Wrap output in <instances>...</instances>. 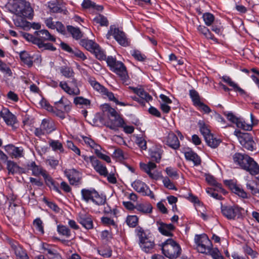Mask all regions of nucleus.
Instances as JSON below:
<instances>
[{
	"label": "nucleus",
	"mask_w": 259,
	"mask_h": 259,
	"mask_svg": "<svg viewBox=\"0 0 259 259\" xmlns=\"http://www.w3.org/2000/svg\"><path fill=\"white\" fill-rule=\"evenodd\" d=\"M135 208L143 213L148 214L152 212L153 207L150 203L146 202L137 204Z\"/></svg>",
	"instance_id": "obj_32"
},
{
	"label": "nucleus",
	"mask_w": 259,
	"mask_h": 259,
	"mask_svg": "<svg viewBox=\"0 0 259 259\" xmlns=\"http://www.w3.org/2000/svg\"><path fill=\"white\" fill-rule=\"evenodd\" d=\"M198 125L199 127L200 132L203 136L204 139H205L206 137H208V136L212 135L210 133V130L203 120H199L198 123Z\"/></svg>",
	"instance_id": "obj_44"
},
{
	"label": "nucleus",
	"mask_w": 259,
	"mask_h": 259,
	"mask_svg": "<svg viewBox=\"0 0 259 259\" xmlns=\"http://www.w3.org/2000/svg\"><path fill=\"white\" fill-rule=\"evenodd\" d=\"M141 168L144 170L149 176L155 180H157L158 176L151 172V170L156 168V165L152 162H149L147 164L142 163L140 164Z\"/></svg>",
	"instance_id": "obj_26"
},
{
	"label": "nucleus",
	"mask_w": 259,
	"mask_h": 259,
	"mask_svg": "<svg viewBox=\"0 0 259 259\" xmlns=\"http://www.w3.org/2000/svg\"><path fill=\"white\" fill-rule=\"evenodd\" d=\"M208 253L213 259H224L217 248H212Z\"/></svg>",
	"instance_id": "obj_61"
},
{
	"label": "nucleus",
	"mask_w": 259,
	"mask_h": 259,
	"mask_svg": "<svg viewBox=\"0 0 259 259\" xmlns=\"http://www.w3.org/2000/svg\"><path fill=\"white\" fill-rule=\"evenodd\" d=\"M233 160L235 164L250 175L255 176L259 174L258 164L248 155L236 153L233 155Z\"/></svg>",
	"instance_id": "obj_1"
},
{
	"label": "nucleus",
	"mask_w": 259,
	"mask_h": 259,
	"mask_svg": "<svg viewBox=\"0 0 259 259\" xmlns=\"http://www.w3.org/2000/svg\"><path fill=\"white\" fill-rule=\"evenodd\" d=\"M101 149L102 148L100 146H99V148H96L95 150L94 151V153H95V154L99 158L106 161L107 163L111 162V159L110 157L107 155L102 153L101 152Z\"/></svg>",
	"instance_id": "obj_53"
},
{
	"label": "nucleus",
	"mask_w": 259,
	"mask_h": 259,
	"mask_svg": "<svg viewBox=\"0 0 259 259\" xmlns=\"http://www.w3.org/2000/svg\"><path fill=\"white\" fill-rule=\"evenodd\" d=\"M5 150L12 158H19L24 156L22 147H18L13 145H8L5 146Z\"/></svg>",
	"instance_id": "obj_18"
},
{
	"label": "nucleus",
	"mask_w": 259,
	"mask_h": 259,
	"mask_svg": "<svg viewBox=\"0 0 259 259\" xmlns=\"http://www.w3.org/2000/svg\"><path fill=\"white\" fill-rule=\"evenodd\" d=\"M57 231L59 234L65 236L67 238H69L71 236L70 229L65 226L61 225H58Z\"/></svg>",
	"instance_id": "obj_50"
},
{
	"label": "nucleus",
	"mask_w": 259,
	"mask_h": 259,
	"mask_svg": "<svg viewBox=\"0 0 259 259\" xmlns=\"http://www.w3.org/2000/svg\"><path fill=\"white\" fill-rule=\"evenodd\" d=\"M222 79L224 82L228 83L230 87H233L236 91L239 92L241 94H243L245 93L244 91L238 87L236 83L234 82L229 76H223L222 77Z\"/></svg>",
	"instance_id": "obj_40"
},
{
	"label": "nucleus",
	"mask_w": 259,
	"mask_h": 259,
	"mask_svg": "<svg viewBox=\"0 0 259 259\" xmlns=\"http://www.w3.org/2000/svg\"><path fill=\"white\" fill-rule=\"evenodd\" d=\"M90 162L95 170L101 176L106 177L108 170L106 167L94 156H91Z\"/></svg>",
	"instance_id": "obj_16"
},
{
	"label": "nucleus",
	"mask_w": 259,
	"mask_h": 259,
	"mask_svg": "<svg viewBox=\"0 0 259 259\" xmlns=\"http://www.w3.org/2000/svg\"><path fill=\"white\" fill-rule=\"evenodd\" d=\"M238 136L240 144L245 149L248 150L253 151L255 144L253 140L252 137L248 133H238Z\"/></svg>",
	"instance_id": "obj_12"
},
{
	"label": "nucleus",
	"mask_w": 259,
	"mask_h": 259,
	"mask_svg": "<svg viewBox=\"0 0 259 259\" xmlns=\"http://www.w3.org/2000/svg\"><path fill=\"white\" fill-rule=\"evenodd\" d=\"M23 36L28 41L32 42L35 45H38L45 41H55L56 38L46 29L36 31L34 35L28 33H23Z\"/></svg>",
	"instance_id": "obj_5"
},
{
	"label": "nucleus",
	"mask_w": 259,
	"mask_h": 259,
	"mask_svg": "<svg viewBox=\"0 0 259 259\" xmlns=\"http://www.w3.org/2000/svg\"><path fill=\"white\" fill-rule=\"evenodd\" d=\"M113 36L114 39L121 46L126 47L129 45V42L125 33L122 30L116 28L114 25H111L108 30L106 37L110 39V36Z\"/></svg>",
	"instance_id": "obj_8"
},
{
	"label": "nucleus",
	"mask_w": 259,
	"mask_h": 259,
	"mask_svg": "<svg viewBox=\"0 0 259 259\" xmlns=\"http://www.w3.org/2000/svg\"><path fill=\"white\" fill-rule=\"evenodd\" d=\"M92 53L94 54L97 59L101 61L106 60L107 61V58H106L105 53L98 44L97 45V46L94 48L93 51L92 52Z\"/></svg>",
	"instance_id": "obj_36"
},
{
	"label": "nucleus",
	"mask_w": 259,
	"mask_h": 259,
	"mask_svg": "<svg viewBox=\"0 0 259 259\" xmlns=\"http://www.w3.org/2000/svg\"><path fill=\"white\" fill-rule=\"evenodd\" d=\"M135 142L141 150H145L147 149V142L143 137H137Z\"/></svg>",
	"instance_id": "obj_59"
},
{
	"label": "nucleus",
	"mask_w": 259,
	"mask_h": 259,
	"mask_svg": "<svg viewBox=\"0 0 259 259\" xmlns=\"http://www.w3.org/2000/svg\"><path fill=\"white\" fill-rule=\"evenodd\" d=\"M107 64L110 67V69L116 73L122 80H125L127 79V71L122 62L117 61L116 58L112 56H108L107 59Z\"/></svg>",
	"instance_id": "obj_7"
},
{
	"label": "nucleus",
	"mask_w": 259,
	"mask_h": 259,
	"mask_svg": "<svg viewBox=\"0 0 259 259\" xmlns=\"http://www.w3.org/2000/svg\"><path fill=\"white\" fill-rule=\"evenodd\" d=\"M189 95L193 102L194 106H196L201 102L200 97L198 93L195 90L189 91Z\"/></svg>",
	"instance_id": "obj_49"
},
{
	"label": "nucleus",
	"mask_w": 259,
	"mask_h": 259,
	"mask_svg": "<svg viewBox=\"0 0 259 259\" xmlns=\"http://www.w3.org/2000/svg\"><path fill=\"white\" fill-rule=\"evenodd\" d=\"M184 155L186 159L187 160L192 161L194 165L198 166L201 164L200 157L192 150L188 149L185 151Z\"/></svg>",
	"instance_id": "obj_25"
},
{
	"label": "nucleus",
	"mask_w": 259,
	"mask_h": 259,
	"mask_svg": "<svg viewBox=\"0 0 259 259\" xmlns=\"http://www.w3.org/2000/svg\"><path fill=\"white\" fill-rule=\"evenodd\" d=\"M59 70L62 75L66 78H71L74 76V72L71 67L63 66L60 67Z\"/></svg>",
	"instance_id": "obj_42"
},
{
	"label": "nucleus",
	"mask_w": 259,
	"mask_h": 259,
	"mask_svg": "<svg viewBox=\"0 0 259 259\" xmlns=\"http://www.w3.org/2000/svg\"><path fill=\"white\" fill-rule=\"evenodd\" d=\"M1 117L8 125L13 126L17 122L16 117L11 113L8 108H5L2 109Z\"/></svg>",
	"instance_id": "obj_19"
},
{
	"label": "nucleus",
	"mask_w": 259,
	"mask_h": 259,
	"mask_svg": "<svg viewBox=\"0 0 259 259\" xmlns=\"http://www.w3.org/2000/svg\"><path fill=\"white\" fill-rule=\"evenodd\" d=\"M205 179L207 182L209 183L210 185L215 186L220 189H222L221 184L217 182V181L213 176L211 175H206Z\"/></svg>",
	"instance_id": "obj_58"
},
{
	"label": "nucleus",
	"mask_w": 259,
	"mask_h": 259,
	"mask_svg": "<svg viewBox=\"0 0 259 259\" xmlns=\"http://www.w3.org/2000/svg\"><path fill=\"white\" fill-rule=\"evenodd\" d=\"M33 226L35 229L41 234L44 233L42 222L40 218H37L33 221Z\"/></svg>",
	"instance_id": "obj_60"
},
{
	"label": "nucleus",
	"mask_w": 259,
	"mask_h": 259,
	"mask_svg": "<svg viewBox=\"0 0 259 259\" xmlns=\"http://www.w3.org/2000/svg\"><path fill=\"white\" fill-rule=\"evenodd\" d=\"M74 103L76 105H80L88 106L90 105L91 101L82 97H77L74 99Z\"/></svg>",
	"instance_id": "obj_55"
},
{
	"label": "nucleus",
	"mask_w": 259,
	"mask_h": 259,
	"mask_svg": "<svg viewBox=\"0 0 259 259\" xmlns=\"http://www.w3.org/2000/svg\"><path fill=\"white\" fill-rule=\"evenodd\" d=\"M162 153L163 150L161 148L156 147L153 150H150V155L153 160L155 161L156 162H159L161 160Z\"/></svg>",
	"instance_id": "obj_33"
},
{
	"label": "nucleus",
	"mask_w": 259,
	"mask_h": 259,
	"mask_svg": "<svg viewBox=\"0 0 259 259\" xmlns=\"http://www.w3.org/2000/svg\"><path fill=\"white\" fill-rule=\"evenodd\" d=\"M89 82L93 88L100 93L101 94L106 91V88L101 85L99 82L97 81L94 78L90 77L89 79Z\"/></svg>",
	"instance_id": "obj_41"
},
{
	"label": "nucleus",
	"mask_w": 259,
	"mask_h": 259,
	"mask_svg": "<svg viewBox=\"0 0 259 259\" xmlns=\"http://www.w3.org/2000/svg\"><path fill=\"white\" fill-rule=\"evenodd\" d=\"M80 45L92 53L94 48L97 46L98 44L92 40L82 39L80 41Z\"/></svg>",
	"instance_id": "obj_35"
},
{
	"label": "nucleus",
	"mask_w": 259,
	"mask_h": 259,
	"mask_svg": "<svg viewBox=\"0 0 259 259\" xmlns=\"http://www.w3.org/2000/svg\"><path fill=\"white\" fill-rule=\"evenodd\" d=\"M12 11L19 17L28 18L31 16L33 10L25 0H16L12 4Z\"/></svg>",
	"instance_id": "obj_6"
},
{
	"label": "nucleus",
	"mask_w": 259,
	"mask_h": 259,
	"mask_svg": "<svg viewBox=\"0 0 259 259\" xmlns=\"http://www.w3.org/2000/svg\"><path fill=\"white\" fill-rule=\"evenodd\" d=\"M243 209L237 205L222 206L221 211L224 216L229 220H235L242 215Z\"/></svg>",
	"instance_id": "obj_9"
},
{
	"label": "nucleus",
	"mask_w": 259,
	"mask_h": 259,
	"mask_svg": "<svg viewBox=\"0 0 259 259\" xmlns=\"http://www.w3.org/2000/svg\"><path fill=\"white\" fill-rule=\"evenodd\" d=\"M77 221L87 230H91L94 228L93 218L89 214L79 212L77 217Z\"/></svg>",
	"instance_id": "obj_14"
},
{
	"label": "nucleus",
	"mask_w": 259,
	"mask_h": 259,
	"mask_svg": "<svg viewBox=\"0 0 259 259\" xmlns=\"http://www.w3.org/2000/svg\"><path fill=\"white\" fill-rule=\"evenodd\" d=\"M67 30L72 34L73 37L76 39H78L82 37L81 32L78 28L72 26H68Z\"/></svg>",
	"instance_id": "obj_51"
},
{
	"label": "nucleus",
	"mask_w": 259,
	"mask_h": 259,
	"mask_svg": "<svg viewBox=\"0 0 259 259\" xmlns=\"http://www.w3.org/2000/svg\"><path fill=\"white\" fill-rule=\"evenodd\" d=\"M160 246L161 247L162 253L169 259H176L181 254L180 245L172 239H166Z\"/></svg>",
	"instance_id": "obj_3"
},
{
	"label": "nucleus",
	"mask_w": 259,
	"mask_h": 259,
	"mask_svg": "<svg viewBox=\"0 0 259 259\" xmlns=\"http://www.w3.org/2000/svg\"><path fill=\"white\" fill-rule=\"evenodd\" d=\"M40 126L46 134H49L55 130L53 122L49 119H44Z\"/></svg>",
	"instance_id": "obj_28"
},
{
	"label": "nucleus",
	"mask_w": 259,
	"mask_h": 259,
	"mask_svg": "<svg viewBox=\"0 0 259 259\" xmlns=\"http://www.w3.org/2000/svg\"><path fill=\"white\" fill-rule=\"evenodd\" d=\"M28 169L32 170V175L34 176L41 175L46 173V171L43 169L41 167L37 165L34 161H32L27 164Z\"/></svg>",
	"instance_id": "obj_27"
},
{
	"label": "nucleus",
	"mask_w": 259,
	"mask_h": 259,
	"mask_svg": "<svg viewBox=\"0 0 259 259\" xmlns=\"http://www.w3.org/2000/svg\"><path fill=\"white\" fill-rule=\"evenodd\" d=\"M166 144L173 149L177 150L180 146L177 136L174 133H169L166 138Z\"/></svg>",
	"instance_id": "obj_23"
},
{
	"label": "nucleus",
	"mask_w": 259,
	"mask_h": 259,
	"mask_svg": "<svg viewBox=\"0 0 259 259\" xmlns=\"http://www.w3.org/2000/svg\"><path fill=\"white\" fill-rule=\"evenodd\" d=\"M23 208L20 204L14 203L13 204H9L8 210L7 212L8 215L13 217L14 215L18 214L20 212L22 211Z\"/></svg>",
	"instance_id": "obj_30"
},
{
	"label": "nucleus",
	"mask_w": 259,
	"mask_h": 259,
	"mask_svg": "<svg viewBox=\"0 0 259 259\" xmlns=\"http://www.w3.org/2000/svg\"><path fill=\"white\" fill-rule=\"evenodd\" d=\"M113 118V119H110V122L107 124V127L113 130H117L119 127H123L125 124L124 121L119 114Z\"/></svg>",
	"instance_id": "obj_22"
},
{
	"label": "nucleus",
	"mask_w": 259,
	"mask_h": 259,
	"mask_svg": "<svg viewBox=\"0 0 259 259\" xmlns=\"http://www.w3.org/2000/svg\"><path fill=\"white\" fill-rule=\"evenodd\" d=\"M126 222L130 227H135L138 224V218L136 215H128Z\"/></svg>",
	"instance_id": "obj_56"
},
{
	"label": "nucleus",
	"mask_w": 259,
	"mask_h": 259,
	"mask_svg": "<svg viewBox=\"0 0 259 259\" xmlns=\"http://www.w3.org/2000/svg\"><path fill=\"white\" fill-rule=\"evenodd\" d=\"M20 58L22 62L27 65L29 67L33 65L32 58L26 51H22L20 53Z\"/></svg>",
	"instance_id": "obj_38"
},
{
	"label": "nucleus",
	"mask_w": 259,
	"mask_h": 259,
	"mask_svg": "<svg viewBox=\"0 0 259 259\" xmlns=\"http://www.w3.org/2000/svg\"><path fill=\"white\" fill-rule=\"evenodd\" d=\"M48 8L51 12L52 13H62L63 9L59 3L56 0L48 2Z\"/></svg>",
	"instance_id": "obj_37"
},
{
	"label": "nucleus",
	"mask_w": 259,
	"mask_h": 259,
	"mask_svg": "<svg viewBox=\"0 0 259 259\" xmlns=\"http://www.w3.org/2000/svg\"><path fill=\"white\" fill-rule=\"evenodd\" d=\"M237 127L241 128L245 131H251L252 128V124H247L245 121L241 120L239 119V121L236 124Z\"/></svg>",
	"instance_id": "obj_57"
},
{
	"label": "nucleus",
	"mask_w": 259,
	"mask_h": 259,
	"mask_svg": "<svg viewBox=\"0 0 259 259\" xmlns=\"http://www.w3.org/2000/svg\"><path fill=\"white\" fill-rule=\"evenodd\" d=\"M11 249L14 252L17 259H29L26 251L17 242H10Z\"/></svg>",
	"instance_id": "obj_15"
},
{
	"label": "nucleus",
	"mask_w": 259,
	"mask_h": 259,
	"mask_svg": "<svg viewBox=\"0 0 259 259\" xmlns=\"http://www.w3.org/2000/svg\"><path fill=\"white\" fill-rule=\"evenodd\" d=\"M203 18L205 24L207 26L211 25L214 19L213 15L209 13H206L204 14Z\"/></svg>",
	"instance_id": "obj_62"
},
{
	"label": "nucleus",
	"mask_w": 259,
	"mask_h": 259,
	"mask_svg": "<svg viewBox=\"0 0 259 259\" xmlns=\"http://www.w3.org/2000/svg\"><path fill=\"white\" fill-rule=\"evenodd\" d=\"M256 184V182H255L254 181H249L246 184V187L247 188L250 190V192L251 194L253 195H257V192L258 191V189L257 188H255V184Z\"/></svg>",
	"instance_id": "obj_64"
},
{
	"label": "nucleus",
	"mask_w": 259,
	"mask_h": 259,
	"mask_svg": "<svg viewBox=\"0 0 259 259\" xmlns=\"http://www.w3.org/2000/svg\"><path fill=\"white\" fill-rule=\"evenodd\" d=\"M100 255L105 258H109L111 256L112 250L109 246H103L98 250Z\"/></svg>",
	"instance_id": "obj_46"
},
{
	"label": "nucleus",
	"mask_w": 259,
	"mask_h": 259,
	"mask_svg": "<svg viewBox=\"0 0 259 259\" xmlns=\"http://www.w3.org/2000/svg\"><path fill=\"white\" fill-rule=\"evenodd\" d=\"M56 108L58 110H63L69 112L71 109V103L64 97H62L58 101L55 102Z\"/></svg>",
	"instance_id": "obj_21"
},
{
	"label": "nucleus",
	"mask_w": 259,
	"mask_h": 259,
	"mask_svg": "<svg viewBox=\"0 0 259 259\" xmlns=\"http://www.w3.org/2000/svg\"><path fill=\"white\" fill-rule=\"evenodd\" d=\"M94 21L97 23L100 24L101 26H107L109 25V22L107 18L103 15L98 14L93 19Z\"/></svg>",
	"instance_id": "obj_48"
},
{
	"label": "nucleus",
	"mask_w": 259,
	"mask_h": 259,
	"mask_svg": "<svg viewBox=\"0 0 259 259\" xmlns=\"http://www.w3.org/2000/svg\"><path fill=\"white\" fill-rule=\"evenodd\" d=\"M49 145L52 148V150L55 152L63 153L64 149L62 144L58 140L50 139Z\"/></svg>",
	"instance_id": "obj_34"
},
{
	"label": "nucleus",
	"mask_w": 259,
	"mask_h": 259,
	"mask_svg": "<svg viewBox=\"0 0 259 259\" xmlns=\"http://www.w3.org/2000/svg\"><path fill=\"white\" fill-rule=\"evenodd\" d=\"M59 86L64 92L70 95H78L80 94V91L78 89H71L66 81H61Z\"/></svg>",
	"instance_id": "obj_31"
},
{
	"label": "nucleus",
	"mask_w": 259,
	"mask_h": 259,
	"mask_svg": "<svg viewBox=\"0 0 259 259\" xmlns=\"http://www.w3.org/2000/svg\"><path fill=\"white\" fill-rule=\"evenodd\" d=\"M82 138L85 144L91 148L94 149V151L96 148H99L100 145L96 144L91 138L86 136H82Z\"/></svg>",
	"instance_id": "obj_52"
},
{
	"label": "nucleus",
	"mask_w": 259,
	"mask_h": 259,
	"mask_svg": "<svg viewBox=\"0 0 259 259\" xmlns=\"http://www.w3.org/2000/svg\"><path fill=\"white\" fill-rule=\"evenodd\" d=\"M197 239H195L197 244V249L199 252L202 253H207L212 248L210 240L205 234L197 235Z\"/></svg>",
	"instance_id": "obj_10"
},
{
	"label": "nucleus",
	"mask_w": 259,
	"mask_h": 259,
	"mask_svg": "<svg viewBox=\"0 0 259 259\" xmlns=\"http://www.w3.org/2000/svg\"><path fill=\"white\" fill-rule=\"evenodd\" d=\"M0 71L10 76L12 75V72L10 67L1 60H0Z\"/></svg>",
	"instance_id": "obj_63"
},
{
	"label": "nucleus",
	"mask_w": 259,
	"mask_h": 259,
	"mask_svg": "<svg viewBox=\"0 0 259 259\" xmlns=\"http://www.w3.org/2000/svg\"><path fill=\"white\" fill-rule=\"evenodd\" d=\"M102 109L104 112H107V116L110 119L111 117L116 116L118 114L117 111L110 107L108 104H104L102 106Z\"/></svg>",
	"instance_id": "obj_45"
},
{
	"label": "nucleus",
	"mask_w": 259,
	"mask_h": 259,
	"mask_svg": "<svg viewBox=\"0 0 259 259\" xmlns=\"http://www.w3.org/2000/svg\"><path fill=\"white\" fill-rule=\"evenodd\" d=\"M81 199L85 202L90 201L97 205H103L106 203V199L94 188L82 189L81 190Z\"/></svg>",
	"instance_id": "obj_4"
},
{
	"label": "nucleus",
	"mask_w": 259,
	"mask_h": 259,
	"mask_svg": "<svg viewBox=\"0 0 259 259\" xmlns=\"http://www.w3.org/2000/svg\"><path fill=\"white\" fill-rule=\"evenodd\" d=\"M101 149L102 148L100 146H99V148H96L95 150L94 151V153H95V154L99 158L106 161L107 163L111 162V159L110 157L107 155L102 153L101 152Z\"/></svg>",
	"instance_id": "obj_54"
},
{
	"label": "nucleus",
	"mask_w": 259,
	"mask_h": 259,
	"mask_svg": "<svg viewBox=\"0 0 259 259\" xmlns=\"http://www.w3.org/2000/svg\"><path fill=\"white\" fill-rule=\"evenodd\" d=\"M42 177L44 178L45 182L48 186H49L50 188H52L56 192L59 194L61 193V190L59 189L58 186L56 185L55 182L53 178L48 174L47 171L46 173L43 174Z\"/></svg>",
	"instance_id": "obj_29"
},
{
	"label": "nucleus",
	"mask_w": 259,
	"mask_h": 259,
	"mask_svg": "<svg viewBox=\"0 0 259 259\" xmlns=\"http://www.w3.org/2000/svg\"><path fill=\"white\" fill-rule=\"evenodd\" d=\"M205 140L208 146L212 148H217L221 143V140L214 137L213 135L206 137Z\"/></svg>",
	"instance_id": "obj_39"
},
{
	"label": "nucleus",
	"mask_w": 259,
	"mask_h": 259,
	"mask_svg": "<svg viewBox=\"0 0 259 259\" xmlns=\"http://www.w3.org/2000/svg\"><path fill=\"white\" fill-rule=\"evenodd\" d=\"M230 188L233 192L237 194L242 198H247L248 197L247 193L244 191V190L236 185H232L230 186Z\"/></svg>",
	"instance_id": "obj_47"
},
{
	"label": "nucleus",
	"mask_w": 259,
	"mask_h": 259,
	"mask_svg": "<svg viewBox=\"0 0 259 259\" xmlns=\"http://www.w3.org/2000/svg\"><path fill=\"white\" fill-rule=\"evenodd\" d=\"M64 173L70 185L77 186L81 184V174L76 169H65Z\"/></svg>",
	"instance_id": "obj_11"
},
{
	"label": "nucleus",
	"mask_w": 259,
	"mask_h": 259,
	"mask_svg": "<svg viewBox=\"0 0 259 259\" xmlns=\"http://www.w3.org/2000/svg\"><path fill=\"white\" fill-rule=\"evenodd\" d=\"M42 249L46 251L45 253H46V255H50L49 258L51 259L55 258L62 259L60 254L58 252L57 250L55 248L54 246L51 245L44 243L42 245Z\"/></svg>",
	"instance_id": "obj_24"
},
{
	"label": "nucleus",
	"mask_w": 259,
	"mask_h": 259,
	"mask_svg": "<svg viewBox=\"0 0 259 259\" xmlns=\"http://www.w3.org/2000/svg\"><path fill=\"white\" fill-rule=\"evenodd\" d=\"M132 186L137 192L144 196H148L151 198H154V195L148 186L142 181L137 180L135 181Z\"/></svg>",
	"instance_id": "obj_13"
},
{
	"label": "nucleus",
	"mask_w": 259,
	"mask_h": 259,
	"mask_svg": "<svg viewBox=\"0 0 259 259\" xmlns=\"http://www.w3.org/2000/svg\"><path fill=\"white\" fill-rule=\"evenodd\" d=\"M156 224L158 230L163 235L168 237H172V232L175 229V227L172 224H166L161 222L157 221Z\"/></svg>",
	"instance_id": "obj_17"
},
{
	"label": "nucleus",
	"mask_w": 259,
	"mask_h": 259,
	"mask_svg": "<svg viewBox=\"0 0 259 259\" xmlns=\"http://www.w3.org/2000/svg\"><path fill=\"white\" fill-rule=\"evenodd\" d=\"M7 168L9 171V174L12 175L15 174H25L27 172L26 169L20 167L16 162L11 160L7 161Z\"/></svg>",
	"instance_id": "obj_20"
},
{
	"label": "nucleus",
	"mask_w": 259,
	"mask_h": 259,
	"mask_svg": "<svg viewBox=\"0 0 259 259\" xmlns=\"http://www.w3.org/2000/svg\"><path fill=\"white\" fill-rule=\"evenodd\" d=\"M136 232L139 238L138 243L142 251L146 253H153L155 247L154 238L151 236L146 234L142 227H137Z\"/></svg>",
	"instance_id": "obj_2"
},
{
	"label": "nucleus",
	"mask_w": 259,
	"mask_h": 259,
	"mask_svg": "<svg viewBox=\"0 0 259 259\" xmlns=\"http://www.w3.org/2000/svg\"><path fill=\"white\" fill-rule=\"evenodd\" d=\"M197 30L198 31L202 34L206 38L208 39H212L214 41H217V38H215L214 36L211 34L209 30L205 26L199 25Z\"/></svg>",
	"instance_id": "obj_43"
}]
</instances>
